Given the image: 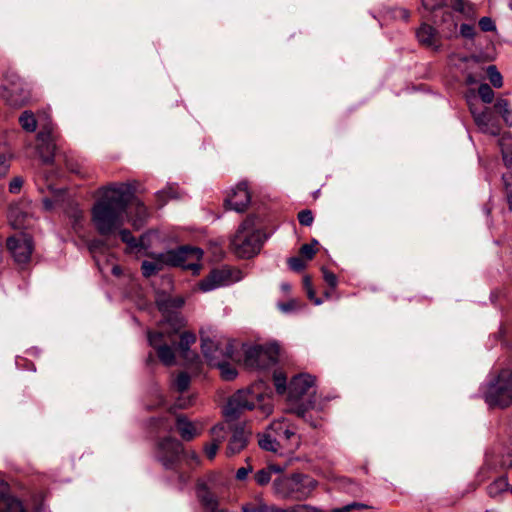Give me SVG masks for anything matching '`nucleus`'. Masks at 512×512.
<instances>
[{"mask_svg":"<svg viewBox=\"0 0 512 512\" xmlns=\"http://www.w3.org/2000/svg\"><path fill=\"white\" fill-rule=\"evenodd\" d=\"M274 385L278 394H283L286 391V377L282 373L273 374Z\"/></svg>","mask_w":512,"mask_h":512,"instance_id":"nucleus-50","label":"nucleus"},{"mask_svg":"<svg viewBox=\"0 0 512 512\" xmlns=\"http://www.w3.org/2000/svg\"><path fill=\"white\" fill-rule=\"evenodd\" d=\"M314 217L311 210H302L298 213V221L303 226H310L313 223Z\"/></svg>","mask_w":512,"mask_h":512,"instance_id":"nucleus-53","label":"nucleus"},{"mask_svg":"<svg viewBox=\"0 0 512 512\" xmlns=\"http://www.w3.org/2000/svg\"><path fill=\"white\" fill-rule=\"evenodd\" d=\"M494 109L507 125L512 126V109L508 100L498 98L494 104Z\"/></svg>","mask_w":512,"mask_h":512,"instance_id":"nucleus-32","label":"nucleus"},{"mask_svg":"<svg viewBox=\"0 0 512 512\" xmlns=\"http://www.w3.org/2000/svg\"><path fill=\"white\" fill-rule=\"evenodd\" d=\"M499 463L503 469H512V447L504 448Z\"/></svg>","mask_w":512,"mask_h":512,"instance_id":"nucleus-47","label":"nucleus"},{"mask_svg":"<svg viewBox=\"0 0 512 512\" xmlns=\"http://www.w3.org/2000/svg\"><path fill=\"white\" fill-rule=\"evenodd\" d=\"M482 77L481 74H478V73H467L466 77H465V83L467 85H473V84H476L478 83L479 79Z\"/></svg>","mask_w":512,"mask_h":512,"instance_id":"nucleus-62","label":"nucleus"},{"mask_svg":"<svg viewBox=\"0 0 512 512\" xmlns=\"http://www.w3.org/2000/svg\"><path fill=\"white\" fill-rule=\"evenodd\" d=\"M276 512H320L317 508L306 505L297 504L288 509H278Z\"/></svg>","mask_w":512,"mask_h":512,"instance_id":"nucleus-51","label":"nucleus"},{"mask_svg":"<svg viewBox=\"0 0 512 512\" xmlns=\"http://www.w3.org/2000/svg\"><path fill=\"white\" fill-rule=\"evenodd\" d=\"M487 76L491 82V84L495 88H500L503 85V78L500 72L497 70L495 65H490L487 68Z\"/></svg>","mask_w":512,"mask_h":512,"instance_id":"nucleus-44","label":"nucleus"},{"mask_svg":"<svg viewBox=\"0 0 512 512\" xmlns=\"http://www.w3.org/2000/svg\"><path fill=\"white\" fill-rule=\"evenodd\" d=\"M303 287L307 293V297L311 300V301H314V303L316 305H319L321 304V300L316 298V295H315V291L313 289V286H312V280H311V277L308 276V275H305L304 278H303Z\"/></svg>","mask_w":512,"mask_h":512,"instance_id":"nucleus-46","label":"nucleus"},{"mask_svg":"<svg viewBox=\"0 0 512 512\" xmlns=\"http://www.w3.org/2000/svg\"><path fill=\"white\" fill-rule=\"evenodd\" d=\"M7 249L17 263H27L33 252L32 238L24 233L9 237L6 241Z\"/></svg>","mask_w":512,"mask_h":512,"instance_id":"nucleus-12","label":"nucleus"},{"mask_svg":"<svg viewBox=\"0 0 512 512\" xmlns=\"http://www.w3.org/2000/svg\"><path fill=\"white\" fill-rule=\"evenodd\" d=\"M315 394L314 378L308 374L293 377L288 386V400L296 406L313 400Z\"/></svg>","mask_w":512,"mask_h":512,"instance_id":"nucleus-9","label":"nucleus"},{"mask_svg":"<svg viewBox=\"0 0 512 512\" xmlns=\"http://www.w3.org/2000/svg\"><path fill=\"white\" fill-rule=\"evenodd\" d=\"M119 230V236L122 242L128 244L130 247H137L138 243L135 239V237L132 235V233L128 229H118Z\"/></svg>","mask_w":512,"mask_h":512,"instance_id":"nucleus-52","label":"nucleus"},{"mask_svg":"<svg viewBox=\"0 0 512 512\" xmlns=\"http://www.w3.org/2000/svg\"><path fill=\"white\" fill-rule=\"evenodd\" d=\"M130 199L128 184L114 183L100 189L91 209V221L100 235L109 236L124 225Z\"/></svg>","mask_w":512,"mask_h":512,"instance_id":"nucleus-1","label":"nucleus"},{"mask_svg":"<svg viewBox=\"0 0 512 512\" xmlns=\"http://www.w3.org/2000/svg\"><path fill=\"white\" fill-rule=\"evenodd\" d=\"M470 112L475 124L482 133L492 136L500 135L501 127L489 108L479 112L476 108L470 106Z\"/></svg>","mask_w":512,"mask_h":512,"instance_id":"nucleus-13","label":"nucleus"},{"mask_svg":"<svg viewBox=\"0 0 512 512\" xmlns=\"http://www.w3.org/2000/svg\"><path fill=\"white\" fill-rule=\"evenodd\" d=\"M212 346L210 342H204L203 345V355L208 361V364L213 367H217L220 370V375L222 379L226 381H231L236 378L237 370L231 365L227 360L229 358H221L219 355L211 356L209 352V347Z\"/></svg>","mask_w":512,"mask_h":512,"instance_id":"nucleus-17","label":"nucleus"},{"mask_svg":"<svg viewBox=\"0 0 512 512\" xmlns=\"http://www.w3.org/2000/svg\"><path fill=\"white\" fill-rule=\"evenodd\" d=\"M498 143L504 164L509 170V177L512 180V136L509 133H505L500 137Z\"/></svg>","mask_w":512,"mask_h":512,"instance_id":"nucleus-27","label":"nucleus"},{"mask_svg":"<svg viewBox=\"0 0 512 512\" xmlns=\"http://www.w3.org/2000/svg\"><path fill=\"white\" fill-rule=\"evenodd\" d=\"M296 306V302L295 300H291L287 303H280L279 304V308L283 311V312H290L292 311Z\"/></svg>","mask_w":512,"mask_h":512,"instance_id":"nucleus-64","label":"nucleus"},{"mask_svg":"<svg viewBox=\"0 0 512 512\" xmlns=\"http://www.w3.org/2000/svg\"><path fill=\"white\" fill-rule=\"evenodd\" d=\"M190 382H191V378H190L189 374L186 372H180L176 376V378L173 382V386L175 387V389L178 392L183 393L189 388Z\"/></svg>","mask_w":512,"mask_h":512,"instance_id":"nucleus-41","label":"nucleus"},{"mask_svg":"<svg viewBox=\"0 0 512 512\" xmlns=\"http://www.w3.org/2000/svg\"><path fill=\"white\" fill-rule=\"evenodd\" d=\"M176 427L184 441H191L201 433V431L197 429L196 425L183 415H179L177 417Z\"/></svg>","mask_w":512,"mask_h":512,"instance_id":"nucleus-26","label":"nucleus"},{"mask_svg":"<svg viewBox=\"0 0 512 512\" xmlns=\"http://www.w3.org/2000/svg\"><path fill=\"white\" fill-rule=\"evenodd\" d=\"M288 265L291 270L300 272L306 267V260L301 256L291 257L288 259Z\"/></svg>","mask_w":512,"mask_h":512,"instance_id":"nucleus-48","label":"nucleus"},{"mask_svg":"<svg viewBox=\"0 0 512 512\" xmlns=\"http://www.w3.org/2000/svg\"><path fill=\"white\" fill-rule=\"evenodd\" d=\"M56 136L51 130H42L37 134V151L45 163H52L56 149H57Z\"/></svg>","mask_w":512,"mask_h":512,"instance_id":"nucleus-14","label":"nucleus"},{"mask_svg":"<svg viewBox=\"0 0 512 512\" xmlns=\"http://www.w3.org/2000/svg\"><path fill=\"white\" fill-rule=\"evenodd\" d=\"M219 447L220 446L218 444H216L212 441L210 443L205 444L204 452H205L207 458L210 460H213L217 454Z\"/></svg>","mask_w":512,"mask_h":512,"instance_id":"nucleus-59","label":"nucleus"},{"mask_svg":"<svg viewBox=\"0 0 512 512\" xmlns=\"http://www.w3.org/2000/svg\"><path fill=\"white\" fill-rule=\"evenodd\" d=\"M255 220V216H247L231 238V250L240 258L249 259L257 255L264 243L265 236L261 229L256 227Z\"/></svg>","mask_w":512,"mask_h":512,"instance_id":"nucleus-3","label":"nucleus"},{"mask_svg":"<svg viewBox=\"0 0 512 512\" xmlns=\"http://www.w3.org/2000/svg\"><path fill=\"white\" fill-rule=\"evenodd\" d=\"M422 6L428 11H434L442 6V0H421Z\"/></svg>","mask_w":512,"mask_h":512,"instance_id":"nucleus-60","label":"nucleus"},{"mask_svg":"<svg viewBox=\"0 0 512 512\" xmlns=\"http://www.w3.org/2000/svg\"><path fill=\"white\" fill-rule=\"evenodd\" d=\"M316 486L317 482L313 478L298 473L280 476L273 482L274 491L278 496L292 500L307 499Z\"/></svg>","mask_w":512,"mask_h":512,"instance_id":"nucleus-4","label":"nucleus"},{"mask_svg":"<svg viewBox=\"0 0 512 512\" xmlns=\"http://www.w3.org/2000/svg\"><path fill=\"white\" fill-rule=\"evenodd\" d=\"M2 97L9 106L20 108L29 103L31 91L29 85L18 75L11 74L5 77Z\"/></svg>","mask_w":512,"mask_h":512,"instance_id":"nucleus-8","label":"nucleus"},{"mask_svg":"<svg viewBox=\"0 0 512 512\" xmlns=\"http://www.w3.org/2000/svg\"><path fill=\"white\" fill-rule=\"evenodd\" d=\"M365 508H368V506L365 504H362V503L353 502V503L343 506L341 508L335 509V512H348V511H351L352 509H365Z\"/></svg>","mask_w":512,"mask_h":512,"instance_id":"nucleus-61","label":"nucleus"},{"mask_svg":"<svg viewBox=\"0 0 512 512\" xmlns=\"http://www.w3.org/2000/svg\"><path fill=\"white\" fill-rule=\"evenodd\" d=\"M248 437L249 433H247L244 428H235L232 436L229 439L226 455L233 456L240 453L247 446Z\"/></svg>","mask_w":512,"mask_h":512,"instance_id":"nucleus-24","label":"nucleus"},{"mask_svg":"<svg viewBox=\"0 0 512 512\" xmlns=\"http://www.w3.org/2000/svg\"><path fill=\"white\" fill-rule=\"evenodd\" d=\"M148 341L150 346L156 351L159 360L165 366H172L175 363L174 350L165 343L163 333L149 332Z\"/></svg>","mask_w":512,"mask_h":512,"instance_id":"nucleus-16","label":"nucleus"},{"mask_svg":"<svg viewBox=\"0 0 512 512\" xmlns=\"http://www.w3.org/2000/svg\"><path fill=\"white\" fill-rule=\"evenodd\" d=\"M19 123L27 132H34L37 128L36 118L31 111H24L19 117Z\"/></svg>","mask_w":512,"mask_h":512,"instance_id":"nucleus-36","label":"nucleus"},{"mask_svg":"<svg viewBox=\"0 0 512 512\" xmlns=\"http://www.w3.org/2000/svg\"><path fill=\"white\" fill-rule=\"evenodd\" d=\"M509 486L507 476H501L488 486V492L491 496H495L501 492L507 491Z\"/></svg>","mask_w":512,"mask_h":512,"instance_id":"nucleus-39","label":"nucleus"},{"mask_svg":"<svg viewBox=\"0 0 512 512\" xmlns=\"http://www.w3.org/2000/svg\"><path fill=\"white\" fill-rule=\"evenodd\" d=\"M485 402L491 408L505 409L512 404V370L502 369L483 392Z\"/></svg>","mask_w":512,"mask_h":512,"instance_id":"nucleus-5","label":"nucleus"},{"mask_svg":"<svg viewBox=\"0 0 512 512\" xmlns=\"http://www.w3.org/2000/svg\"><path fill=\"white\" fill-rule=\"evenodd\" d=\"M258 444L261 449L271 452H277L282 446L280 440L269 427L265 432L258 434Z\"/></svg>","mask_w":512,"mask_h":512,"instance_id":"nucleus-28","label":"nucleus"},{"mask_svg":"<svg viewBox=\"0 0 512 512\" xmlns=\"http://www.w3.org/2000/svg\"><path fill=\"white\" fill-rule=\"evenodd\" d=\"M180 197L181 192L177 185H168L156 193V199L159 207L164 206L168 200L179 199Z\"/></svg>","mask_w":512,"mask_h":512,"instance_id":"nucleus-31","label":"nucleus"},{"mask_svg":"<svg viewBox=\"0 0 512 512\" xmlns=\"http://www.w3.org/2000/svg\"><path fill=\"white\" fill-rule=\"evenodd\" d=\"M252 471V468L249 467H241L236 472V478L238 480H245L248 474Z\"/></svg>","mask_w":512,"mask_h":512,"instance_id":"nucleus-63","label":"nucleus"},{"mask_svg":"<svg viewBox=\"0 0 512 512\" xmlns=\"http://www.w3.org/2000/svg\"><path fill=\"white\" fill-rule=\"evenodd\" d=\"M182 453H184L183 445L176 438L165 437L158 443L157 459L166 469H173Z\"/></svg>","mask_w":512,"mask_h":512,"instance_id":"nucleus-11","label":"nucleus"},{"mask_svg":"<svg viewBox=\"0 0 512 512\" xmlns=\"http://www.w3.org/2000/svg\"><path fill=\"white\" fill-rule=\"evenodd\" d=\"M194 404V396H180L175 402V407L178 409H187Z\"/></svg>","mask_w":512,"mask_h":512,"instance_id":"nucleus-55","label":"nucleus"},{"mask_svg":"<svg viewBox=\"0 0 512 512\" xmlns=\"http://www.w3.org/2000/svg\"><path fill=\"white\" fill-rule=\"evenodd\" d=\"M240 272L231 268L223 267L212 270L205 278H203L198 287L203 292H208L216 288L227 286L240 279Z\"/></svg>","mask_w":512,"mask_h":512,"instance_id":"nucleus-10","label":"nucleus"},{"mask_svg":"<svg viewBox=\"0 0 512 512\" xmlns=\"http://www.w3.org/2000/svg\"><path fill=\"white\" fill-rule=\"evenodd\" d=\"M197 498L199 499L203 508L208 512H216L218 508V501L215 495L209 491L206 484L198 483L196 488Z\"/></svg>","mask_w":512,"mask_h":512,"instance_id":"nucleus-25","label":"nucleus"},{"mask_svg":"<svg viewBox=\"0 0 512 512\" xmlns=\"http://www.w3.org/2000/svg\"><path fill=\"white\" fill-rule=\"evenodd\" d=\"M436 35V29L428 24H422L416 33L418 41L427 47L435 45Z\"/></svg>","mask_w":512,"mask_h":512,"instance_id":"nucleus-29","label":"nucleus"},{"mask_svg":"<svg viewBox=\"0 0 512 512\" xmlns=\"http://www.w3.org/2000/svg\"><path fill=\"white\" fill-rule=\"evenodd\" d=\"M210 434L211 441L220 446L229 435V431L224 424H217L211 429Z\"/></svg>","mask_w":512,"mask_h":512,"instance_id":"nucleus-40","label":"nucleus"},{"mask_svg":"<svg viewBox=\"0 0 512 512\" xmlns=\"http://www.w3.org/2000/svg\"><path fill=\"white\" fill-rule=\"evenodd\" d=\"M65 165L70 172L80 175L81 177L86 176V172L84 171L82 165L80 163H78L77 161L67 158L65 160Z\"/></svg>","mask_w":512,"mask_h":512,"instance_id":"nucleus-49","label":"nucleus"},{"mask_svg":"<svg viewBox=\"0 0 512 512\" xmlns=\"http://www.w3.org/2000/svg\"><path fill=\"white\" fill-rule=\"evenodd\" d=\"M279 352L276 343L252 346L245 353L244 364L250 370H268L277 364Z\"/></svg>","mask_w":512,"mask_h":512,"instance_id":"nucleus-7","label":"nucleus"},{"mask_svg":"<svg viewBox=\"0 0 512 512\" xmlns=\"http://www.w3.org/2000/svg\"><path fill=\"white\" fill-rule=\"evenodd\" d=\"M265 383L260 380L247 389L238 390L228 400L223 413L228 419H236L241 413L260 408L265 415L273 410L269 394L263 391Z\"/></svg>","mask_w":512,"mask_h":512,"instance_id":"nucleus-2","label":"nucleus"},{"mask_svg":"<svg viewBox=\"0 0 512 512\" xmlns=\"http://www.w3.org/2000/svg\"><path fill=\"white\" fill-rule=\"evenodd\" d=\"M251 201L247 182L237 184L232 194L225 200V205L236 212H244Z\"/></svg>","mask_w":512,"mask_h":512,"instance_id":"nucleus-18","label":"nucleus"},{"mask_svg":"<svg viewBox=\"0 0 512 512\" xmlns=\"http://www.w3.org/2000/svg\"><path fill=\"white\" fill-rule=\"evenodd\" d=\"M450 6L453 10L470 16L474 13L473 6L466 0H450Z\"/></svg>","mask_w":512,"mask_h":512,"instance_id":"nucleus-42","label":"nucleus"},{"mask_svg":"<svg viewBox=\"0 0 512 512\" xmlns=\"http://www.w3.org/2000/svg\"><path fill=\"white\" fill-rule=\"evenodd\" d=\"M269 428L280 440L282 445H287L293 442L295 446L299 445V437L296 435L297 427L292 424L287 418H280L274 420Z\"/></svg>","mask_w":512,"mask_h":512,"instance_id":"nucleus-15","label":"nucleus"},{"mask_svg":"<svg viewBox=\"0 0 512 512\" xmlns=\"http://www.w3.org/2000/svg\"><path fill=\"white\" fill-rule=\"evenodd\" d=\"M23 183H24V179L21 176L13 177L11 179V181L9 182V186H8L9 192L12 194L19 193L23 186Z\"/></svg>","mask_w":512,"mask_h":512,"instance_id":"nucleus-54","label":"nucleus"},{"mask_svg":"<svg viewBox=\"0 0 512 512\" xmlns=\"http://www.w3.org/2000/svg\"><path fill=\"white\" fill-rule=\"evenodd\" d=\"M196 342V336L192 332L185 331L180 335L179 350L184 357H188L189 348Z\"/></svg>","mask_w":512,"mask_h":512,"instance_id":"nucleus-37","label":"nucleus"},{"mask_svg":"<svg viewBox=\"0 0 512 512\" xmlns=\"http://www.w3.org/2000/svg\"><path fill=\"white\" fill-rule=\"evenodd\" d=\"M8 484L0 483V512H28L23 502L8 492Z\"/></svg>","mask_w":512,"mask_h":512,"instance_id":"nucleus-22","label":"nucleus"},{"mask_svg":"<svg viewBox=\"0 0 512 512\" xmlns=\"http://www.w3.org/2000/svg\"><path fill=\"white\" fill-rule=\"evenodd\" d=\"M203 252L201 249L192 246H180L160 254V260L171 267H181L198 273L201 268Z\"/></svg>","mask_w":512,"mask_h":512,"instance_id":"nucleus-6","label":"nucleus"},{"mask_svg":"<svg viewBox=\"0 0 512 512\" xmlns=\"http://www.w3.org/2000/svg\"><path fill=\"white\" fill-rule=\"evenodd\" d=\"M185 303V300L181 296H170L161 295L156 299V305L158 310L170 320L171 314L181 309Z\"/></svg>","mask_w":512,"mask_h":512,"instance_id":"nucleus-23","label":"nucleus"},{"mask_svg":"<svg viewBox=\"0 0 512 512\" xmlns=\"http://www.w3.org/2000/svg\"><path fill=\"white\" fill-rule=\"evenodd\" d=\"M460 34L464 38L473 39L476 34L474 25L462 24L460 26Z\"/></svg>","mask_w":512,"mask_h":512,"instance_id":"nucleus-58","label":"nucleus"},{"mask_svg":"<svg viewBox=\"0 0 512 512\" xmlns=\"http://www.w3.org/2000/svg\"><path fill=\"white\" fill-rule=\"evenodd\" d=\"M322 273H323V279L324 281L331 287V288H335L337 286V283H338V279H337V276L325 269V268H322Z\"/></svg>","mask_w":512,"mask_h":512,"instance_id":"nucleus-57","label":"nucleus"},{"mask_svg":"<svg viewBox=\"0 0 512 512\" xmlns=\"http://www.w3.org/2000/svg\"><path fill=\"white\" fill-rule=\"evenodd\" d=\"M166 264L160 260V254L157 255L155 261H143L141 265L142 274L145 277H151L163 269Z\"/></svg>","mask_w":512,"mask_h":512,"instance_id":"nucleus-34","label":"nucleus"},{"mask_svg":"<svg viewBox=\"0 0 512 512\" xmlns=\"http://www.w3.org/2000/svg\"><path fill=\"white\" fill-rule=\"evenodd\" d=\"M210 342L212 346L209 347L211 356L219 355L221 358H232L233 346L229 343L226 344L225 348L221 347L220 342H214L210 338H201V349L203 350L204 342Z\"/></svg>","mask_w":512,"mask_h":512,"instance_id":"nucleus-30","label":"nucleus"},{"mask_svg":"<svg viewBox=\"0 0 512 512\" xmlns=\"http://www.w3.org/2000/svg\"><path fill=\"white\" fill-rule=\"evenodd\" d=\"M273 472L280 473L281 468L277 465H270L266 468L257 471L254 475L256 483L261 486L268 484L269 481L271 480Z\"/></svg>","mask_w":512,"mask_h":512,"instance_id":"nucleus-35","label":"nucleus"},{"mask_svg":"<svg viewBox=\"0 0 512 512\" xmlns=\"http://www.w3.org/2000/svg\"><path fill=\"white\" fill-rule=\"evenodd\" d=\"M30 216V206L27 202H17L9 206L7 218L10 225L15 229L25 227Z\"/></svg>","mask_w":512,"mask_h":512,"instance_id":"nucleus-20","label":"nucleus"},{"mask_svg":"<svg viewBox=\"0 0 512 512\" xmlns=\"http://www.w3.org/2000/svg\"><path fill=\"white\" fill-rule=\"evenodd\" d=\"M11 153L6 146H0V177H5L11 165Z\"/></svg>","mask_w":512,"mask_h":512,"instance_id":"nucleus-38","label":"nucleus"},{"mask_svg":"<svg viewBox=\"0 0 512 512\" xmlns=\"http://www.w3.org/2000/svg\"><path fill=\"white\" fill-rule=\"evenodd\" d=\"M293 412L313 428H319L322 425L320 410L316 409L315 400H309L307 405L301 403L293 408Z\"/></svg>","mask_w":512,"mask_h":512,"instance_id":"nucleus-21","label":"nucleus"},{"mask_svg":"<svg viewBox=\"0 0 512 512\" xmlns=\"http://www.w3.org/2000/svg\"><path fill=\"white\" fill-rule=\"evenodd\" d=\"M46 493L43 490L34 491L29 498L28 505L32 512L45 511Z\"/></svg>","mask_w":512,"mask_h":512,"instance_id":"nucleus-33","label":"nucleus"},{"mask_svg":"<svg viewBox=\"0 0 512 512\" xmlns=\"http://www.w3.org/2000/svg\"><path fill=\"white\" fill-rule=\"evenodd\" d=\"M478 24L483 32H491L496 29L495 23L490 17H482Z\"/></svg>","mask_w":512,"mask_h":512,"instance_id":"nucleus-56","label":"nucleus"},{"mask_svg":"<svg viewBox=\"0 0 512 512\" xmlns=\"http://www.w3.org/2000/svg\"><path fill=\"white\" fill-rule=\"evenodd\" d=\"M478 94L484 103H491L494 99V91L488 84H481L478 88Z\"/></svg>","mask_w":512,"mask_h":512,"instance_id":"nucleus-45","label":"nucleus"},{"mask_svg":"<svg viewBox=\"0 0 512 512\" xmlns=\"http://www.w3.org/2000/svg\"><path fill=\"white\" fill-rule=\"evenodd\" d=\"M318 241L313 239L311 243L303 244L299 250V254L305 260H312L317 252Z\"/></svg>","mask_w":512,"mask_h":512,"instance_id":"nucleus-43","label":"nucleus"},{"mask_svg":"<svg viewBox=\"0 0 512 512\" xmlns=\"http://www.w3.org/2000/svg\"><path fill=\"white\" fill-rule=\"evenodd\" d=\"M148 209L140 199H138L131 189V199L127 208V219L131 221L134 228L139 229L148 218Z\"/></svg>","mask_w":512,"mask_h":512,"instance_id":"nucleus-19","label":"nucleus"}]
</instances>
